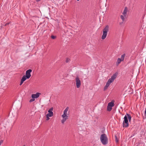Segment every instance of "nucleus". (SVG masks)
Listing matches in <instances>:
<instances>
[{"instance_id":"31","label":"nucleus","mask_w":146,"mask_h":146,"mask_svg":"<svg viewBox=\"0 0 146 146\" xmlns=\"http://www.w3.org/2000/svg\"><path fill=\"white\" fill-rule=\"evenodd\" d=\"M106 86H107L108 87L109 86V85H108V84H107L106 83Z\"/></svg>"},{"instance_id":"29","label":"nucleus","mask_w":146,"mask_h":146,"mask_svg":"<svg viewBox=\"0 0 146 146\" xmlns=\"http://www.w3.org/2000/svg\"><path fill=\"white\" fill-rule=\"evenodd\" d=\"M145 115L146 116V107L145 111Z\"/></svg>"},{"instance_id":"13","label":"nucleus","mask_w":146,"mask_h":146,"mask_svg":"<svg viewBox=\"0 0 146 146\" xmlns=\"http://www.w3.org/2000/svg\"><path fill=\"white\" fill-rule=\"evenodd\" d=\"M27 79L26 77L25 76V75H24L21 79V80L23 81V82L25 81Z\"/></svg>"},{"instance_id":"2","label":"nucleus","mask_w":146,"mask_h":146,"mask_svg":"<svg viewBox=\"0 0 146 146\" xmlns=\"http://www.w3.org/2000/svg\"><path fill=\"white\" fill-rule=\"evenodd\" d=\"M101 142L103 145H106L108 143V139L106 135L104 133L101 135L100 137Z\"/></svg>"},{"instance_id":"10","label":"nucleus","mask_w":146,"mask_h":146,"mask_svg":"<svg viewBox=\"0 0 146 146\" xmlns=\"http://www.w3.org/2000/svg\"><path fill=\"white\" fill-rule=\"evenodd\" d=\"M63 119L61 120V123L63 124L66 120L68 119V117H64V118L62 117Z\"/></svg>"},{"instance_id":"16","label":"nucleus","mask_w":146,"mask_h":146,"mask_svg":"<svg viewBox=\"0 0 146 146\" xmlns=\"http://www.w3.org/2000/svg\"><path fill=\"white\" fill-rule=\"evenodd\" d=\"M125 54H123L121 56V58H120V59L122 61H123L124 60V58H125Z\"/></svg>"},{"instance_id":"8","label":"nucleus","mask_w":146,"mask_h":146,"mask_svg":"<svg viewBox=\"0 0 146 146\" xmlns=\"http://www.w3.org/2000/svg\"><path fill=\"white\" fill-rule=\"evenodd\" d=\"M40 94L39 93H37L36 94H33L32 95L31 97L32 98H36L39 97V95Z\"/></svg>"},{"instance_id":"25","label":"nucleus","mask_w":146,"mask_h":146,"mask_svg":"<svg viewBox=\"0 0 146 146\" xmlns=\"http://www.w3.org/2000/svg\"><path fill=\"white\" fill-rule=\"evenodd\" d=\"M23 82H23V81H22V80H21V82H20V83L19 85H20V86L21 85H22V84H23Z\"/></svg>"},{"instance_id":"24","label":"nucleus","mask_w":146,"mask_h":146,"mask_svg":"<svg viewBox=\"0 0 146 146\" xmlns=\"http://www.w3.org/2000/svg\"><path fill=\"white\" fill-rule=\"evenodd\" d=\"M108 87L107 86H105L104 87V91H105L108 88Z\"/></svg>"},{"instance_id":"23","label":"nucleus","mask_w":146,"mask_h":146,"mask_svg":"<svg viewBox=\"0 0 146 146\" xmlns=\"http://www.w3.org/2000/svg\"><path fill=\"white\" fill-rule=\"evenodd\" d=\"M108 87L107 86H105L104 87V91H105L108 88Z\"/></svg>"},{"instance_id":"32","label":"nucleus","mask_w":146,"mask_h":146,"mask_svg":"<svg viewBox=\"0 0 146 146\" xmlns=\"http://www.w3.org/2000/svg\"><path fill=\"white\" fill-rule=\"evenodd\" d=\"M40 1V0H36V1L38 2Z\"/></svg>"},{"instance_id":"11","label":"nucleus","mask_w":146,"mask_h":146,"mask_svg":"<svg viewBox=\"0 0 146 146\" xmlns=\"http://www.w3.org/2000/svg\"><path fill=\"white\" fill-rule=\"evenodd\" d=\"M121 61H122L119 58H118L117 59V62H116V64L118 65L120 64Z\"/></svg>"},{"instance_id":"12","label":"nucleus","mask_w":146,"mask_h":146,"mask_svg":"<svg viewBox=\"0 0 146 146\" xmlns=\"http://www.w3.org/2000/svg\"><path fill=\"white\" fill-rule=\"evenodd\" d=\"M108 105L109 106H110V107H112L114 106V104L113 102H111L109 103H108Z\"/></svg>"},{"instance_id":"6","label":"nucleus","mask_w":146,"mask_h":146,"mask_svg":"<svg viewBox=\"0 0 146 146\" xmlns=\"http://www.w3.org/2000/svg\"><path fill=\"white\" fill-rule=\"evenodd\" d=\"M32 71V70L31 69H29L26 71L25 76L26 77L27 79H28L31 76V73Z\"/></svg>"},{"instance_id":"35","label":"nucleus","mask_w":146,"mask_h":146,"mask_svg":"<svg viewBox=\"0 0 146 146\" xmlns=\"http://www.w3.org/2000/svg\"><path fill=\"white\" fill-rule=\"evenodd\" d=\"M23 146H25L24 145H23Z\"/></svg>"},{"instance_id":"20","label":"nucleus","mask_w":146,"mask_h":146,"mask_svg":"<svg viewBox=\"0 0 146 146\" xmlns=\"http://www.w3.org/2000/svg\"><path fill=\"white\" fill-rule=\"evenodd\" d=\"M35 100V99H34V98L31 99H30V100H29V102H32L34 101Z\"/></svg>"},{"instance_id":"26","label":"nucleus","mask_w":146,"mask_h":146,"mask_svg":"<svg viewBox=\"0 0 146 146\" xmlns=\"http://www.w3.org/2000/svg\"><path fill=\"white\" fill-rule=\"evenodd\" d=\"M69 60H70L68 58H67L66 60V62H68L69 61Z\"/></svg>"},{"instance_id":"22","label":"nucleus","mask_w":146,"mask_h":146,"mask_svg":"<svg viewBox=\"0 0 146 146\" xmlns=\"http://www.w3.org/2000/svg\"><path fill=\"white\" fill-rule=\"evenodd\" d=\"M51 38L52 39H54L56 38V36H54L52 35L51 36Z\"/></svg>"},{"instance_id":"3","label":"nucleus","mask_w":146,"mask_h":146,"mask_svg":"<svg viewBox=\"0 0 146 146\" xmlns=\"http://www.w3.org/2000/svg\"><path fill=\"white\" fill-rule=\"evenodd\" d=\"M109 27L108 25H106L103 29V35L102 36V39H105L107 35L108 32L109 31Z\"/></svg>"},{"instance_id":"18","label":"nucleus","mask_w":146,"mask_h":146,"mask_svg":"<svg viewBox=\"0 0 146 146\" xmlns=\"http://www.w3.org/2000/svg\"><path fill=\"white\" fill-rule=\"evenodd\" d=\"M120 17H121V18L122 20L123 21V22L124 21H125V18H124V17L123 16L121 15L120 16Z\"/></svg>"},{"instance_id":"21","label":"nucleus","mask_w":146,"mask_h":146,"mask_svg":"<svg viewBox=\"0 0 146 146\" xmlns=\"http://www.w3.org/2000/svg\"><path fill=\"white\" fill-rule=\"evenodd\" d=\"M46 120L47 121L48 120L50 119V118L49 117H50L48 116H47L46 115Z\"/></svg>"},{"instance_id":"17","label":"nucleus","mask_w":146,"mask_h":146,"mask_svg":"<svg viewBox=\"0 0 146 146\" xmlns=\"http://www.w3.org/2000/svg\"><path fill=\"white\" fill-rule=\"evenodd\" d=\"M53 107H52L51 108H50L48 111V113H49L50 112H53L52 111H53Z\"/></svg>"},{"instance_id":"30","label":"nucleus","mask_w":146,"mask_h":146,"mask_svg":"<svg viewBox=\"0 0 146 146\" xmlns=\"http://www.w3.org/2000/svg\"><path fill=\"white\" fill-rule=\"evenodd\" d=\"M3 140H1L0 141V145H1V143H2L3 142Z\"/></svg>"},{"instance_id":"27","label":"nucleus","mask_w":146,"mask_h":146,"mask_svg":"<svg viewBox=\"0 0 146 146\" xmlns=\"http://www.w3.org/2000/svg\"><path fill=\"white\" fill-rule=\"evenodd\" d=\"M107 84H108V85L109 86H110L111 84L108 81H107V83H106Z\"/></svg>"},{"instance_id":"9","label":"nucleus","mask_w":146,"mask_h":146,"mask_svg":"<svg viewBox=\"0 0 146 146\" xmlns=\"http://www.w3.org/2000/svg\"><path fill=\"white\" fill-rule=\"evenodd\" d=\"M127 7H125V8L124 9L123 11V15L124 16H125L126 15L127 12Z\"/></svg>"},{"instance_id":"28","label":"nucleus","mask_w":146,"mask_h":146,"mask_svg":"<svg viewBox=\"0 0 146 146\" xmlns=\"http://www.w3.org/2000/svg\"><path fill=\"white\" fill-rule=\"evenodd\" d=\"M9 23H7L6 24H5V26H6L7 25H9Z\"/></svg>"},{"instance_id":"1","label":"nucleus","mask_w":146,"mask_h":146,"mask_svg":"<svg viewBox=\"0 0 146 146\" xmlns=\"http://www.w3.org/2000/svg\"><path fill=\"white\" fill-rule=\"evenodd\" d=\"M128 119L129 121L130 122L131 119V117L130 114L127 113L124 117V120L123 122V127H127L129 126Z\"/></svg>"},{"instance_id":"33","label":"nucleus","mask_w":146,"mask_h":146,"mask_svg":"<svg viewBox=\"0 0 146 146\" xmlns=\"http://www.w3.org/2000/svg\"><path fill=\"white\" fill-rule=\"evenodd\" d=\"M122 23H120V24H121Z\"/></svg>"},{"instance_id":"5","label":"nucleus","mask_w":146,"mask_h":146,"mask_svg":"<svg viewBox=\"0 0 146 146\" xmlns=\"http://www.w3.org/2000/svg\"><path fill=\"white\" fill-rule=\"evenodd\" d=\"M76 86L78 88H79L81 85V82L79 78L77 76L76 78Z\"/></svg>"},{"instance_id":"7","label":"nucleus","mask_w":146,"mask_h":146,"mask_svg":"<svg viewBox=\"0 0 146 146\" xmlns=\"http://www.w3.org/2000/svg\"><path fill=\"white\" fill-rule=\"evenodd\" d=\"M69 108L68 107H67L64 110V114L62 115V117H64H64H68V116H67V112L68 111Z\"/></svg>"},{"instance_id":"4","label":"nucleus","mask_w":146,"mask_h":146,"mask_svg":"<svg viewBox=\"0 0 146 146\" xmlns=\"http://www.w3.org/2000/svg\"><path fill=\"white\" fill-rule=\"evenodd\" d=\"M117 75V73L116 72L115 73L111 76V78L108 79V81L110 83H112L113 82L114 80L116 78Z\"/></svg>"},{"instance_id":"19","label":"nucleus","mask_w":146,"mask_h":146,"mask_svg":"<svg viewBox=\"0 0 146 146\" xmlns=\"http://www.w3.org/2000/svg\"><path fill=\"white\" fill-rule=\"evenodd\" d=\"M115 141L116 142H118V140L117 139V136L116 135L115 136Z\"/></svg>"},{"instance_id":"14","label":"nucleus","mask_w":146,"mask_h":146,"mask_svg":"<svg viewBox=\"0 0 146 146\" xmlns=\"http://www.w3.org/2000/svg\"><path fill=\"white\" fill-rule=\"evenodd\" d=\"M47 116H48L50 117H51L53 115V113L52 112H50L47 113L46 115Z\"/></svg>"},{"instance_id":"34","label":"nucleus","mask_w":146,"mask_h":146,"mask_svg":"<svg viewBox=\"0 0 146 146\" xmlns=\"http://www.w3.org/2000/svg\"><path fill=\"white\" fill-rule=\"evenodd\" d=\"M77 1H79V0H76Z\"/></svg>"},{"instance_id":"15","label":"nucleus","mask_w":146,"mask_h":146,"mask_svg":"<svg viewBox=\"0 0 146 146\" xmlns=\"http://www.w3.org/2000/svg\"><path fill=\"white\" fill-rule=\"evenodd\" d=\"M111 109L112 107H110L108 105L107 107V110L109 111H110L111 110Z\"/></svg>"}]
</instances>
